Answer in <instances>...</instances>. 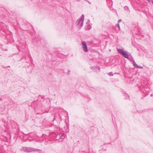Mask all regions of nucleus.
<instances>
[{"instance_id": "obj_1", "label": "nucleus", "mask_w": 153, "mask_h": 153, "mask_svg": "<svg viewBox=\"0 0 153 153\" xmlns=\"http://www.w3.org/2000/svg\"><path fill=\"white\" fill-rule=\"evenodd\" d=\"M117 51L118 52L121 54L125 58L128 59L130 60L133 62V60H134L132 56L130 57V59L128 57V55L124 50L123 49H117Z\"/></svg>"}, {"instance_id": "obj_2", "label": "nucleus", "mask_w": 153, "mask_h": 153, "mask_svg": "<svg viewBox=\"0 0 153 153\" xmlns=\"http://www.w3.org/2000/svg\"><path fill=\"white\" fill-rule=\"evenodd\" d=\"M84 19V15L82 14L80 18L77 20L76 22V26H79V27L80 28L83 25V21Z\"/></svg>"}, {"instance_id": "obj_3", "label": "nucleus", "mask_w": 153, "mask_h": 153, "mask_svg": "<svg viewBox=\"0 0 153 153\" xmlns=\"http://www.w3.org/2000/svg\"><path fill=\"white\" fill-rule=\"evenodd\" d=\"M22 150L27 152H34L36 150L35 149L29 147H23Z\"/></svg>"}, {"instance_id": "obj_4", "label": "nucleus", "mask_w": 153, "mask_h": 153, "mask_svg": "<svg viewBox=\"0 0 153 153\" xmlns=\"http://www.w3.org/2000/svg\"><path fill=\"white\" fill-rule=\"evenodd\" d=\"M64 134H59L58 133H54L53 134V136L56 140H59L61 138L63 139V138L64 136Z\"/></svg>"}, {"instance_id": "obj_5", "label": "nucleus", "mask_w": 153, "mask_h": 153, "mask_svg": "<svg viewBox=\"0 0 153 153\" xmlns=\"http://www.w3.org/2000/svg\"><path fill=\"white\" fill-rule=\"evenodd\" d=\"M40 38L39 37H35L32 40V42L34 45L39 44Z\"/></svg>"}, {"instance_id": "obj_6", "label": "nucleus", "mask_w": 153, "mask_h": 153, "mask_svg": "<svg viewBox=\"0 0 153 153\" xmlns=\"http://www.w3.org/2000/svg\"><path fill=\"white\" fill-rule=\"evenodd\" d=\"M82 47L84 52H87L88 51L86 44L84 42H82Z\"/></svg>"}, {"instance_id": "obj_7", "label": "nucleus", "mask_w": 153, "mask_h": 153, "mask_svg": "<svg viewBox=\"0 0 153 153\" xmlns=\"http://www.w3.org/2000/svg\"><path fill=\"white\" fill-rule=\"evenodd\" d=\"M90 22V20H88V22L86 23V24L87 25V26L85 27L86 30H90L91 28V26L89 24Z\"/></svg>"}, {"instance_id": "obj_8", "label": "nucleus", "mask_w": 153, "mask_h": 153, "mask_svg": "<svg viewBox=\"0 0 153 153\" xmlns=\"http://www.w3.org/2000/svg\"><path fill=\"white\" fill-rule=\"evenodd\" d=\"M46 42V41L45 40L40 39V40L39 42L40 44H39V45L40 46H44L45 45Z\"/></svg>"}, {"instance_id": "obj_9", "label": "nucleus", "mask_w": 153, "mask_h": 153, "mask_svg": "<svg viewBox=\"0 0 153 153\" xmlns=\"http://www.w3.org/2000/svg\"><path fill=\"white\" fill-rule=\"evenodd\" d=\"M90 68L91 69H92L95 71H97V70H100V68L98 66L96 67H90Z\"/></svg>"}, {"instance_id": "obj_10", "label": "nucleus", "mask_w": 153, "mask_h": 153, "mask_svg": "<svg viewBox=\"0 0 153 153\" xmlns=\"http://www.w3.org/2000/svg\"><path fill=\"white\" fill-rule=\"evenodd\" d=\"M123 96L124 97V99H126L128 98H129V97L128 95L125 92H123Z\"/></svg>"}, {"instance_id": "obj_11", "label": "nucleus", "mask_w": 153, "mask_h": 153, "mask_svg": "<svg viewBox=\"0 0 153 153\" xmlns=\"http://www.w3.org/2000/svg\"><path fill=\"white\" fill-rule=\"evenodd\" d=\"M132 64L135 68H137L138 67V65L136 64L134 60H133V62Z\"/></svg>"}, {"instance_id": "obj_12", "label": "nucleus", "mask_w": 153, "mask_h": 153, "mask_svg": "<svg viewBox=\"0 0 153 153\" xmlns=\"http://www.w3.org/2000/svg\"><path fill=\"white\" fill-rule=\"evenodd\" d=\"M35 149L36 150L35 151H34V152L38 151L39 153H42V151L41 150L37 149Z\"/></svg>"}, {"instance_id": "obj_13", "label": "nucleus", "mask_w": 153, "mask_h": 153, "mask_svg": "<svg viewBox=\"0 0 153 153\" xmlns=\"http://www.w3.org/2000/svg\"><path fill=\"white\" fill-rule=\"evenodd\" d=\"M116 26H117V27L118 28L119 30H120V27L119 24L118 23H117L116 24Z\"/></svg>"}, {"instance_id": "obj_14", "label": "nucleus", "mask_w": 153, "mask_h": 153, "mask_svg": "<svg viewBox=\"0 0 153 153\" xmlns=\"http://www.w3.org/2000/svg\"><path fill=\"white\" fill-rule=\"evenodd\" d=\"M124 9H125V10H127L128 9V7L127 6H125L124 7Z\"/></svg>"}, {"instance_id": "obj_15", "label": "nucleus", "mask_w": 153, "mask_h": 153, "mask_svg": "<svg viewBox=\"0 0 153 153\" xmlns=\"http://www.w3.org/2000/svg\"><path fill=\"white\" fill-rule=\"evenodd\" d=\"M93 42H94V41H93L92 40H91V41H89L88 42L91 45L93 43Z\"/></svg>"}, {"instance_id": "obj_16", "label": "nucleus", "mask_w": 153, "mask_h": 153, "mask_svg": "<svg viewBox=\"0 0 153 153\" xmlns=\"http://www.w3.org/2000/svg\"><path fill=\"white\" fill-rule=\"evenodd\" d=\"M137 68L142 69V68H143V67H142V66H140L138 65V67Z\"/></svg>"}, {"instance_id": "obj_17", "label": "nucleus", "mask_w": 153, "mask_h": 153, "mask_svg": "<svg viewBox=\"0 0 153 153\" xmlns=\"http://www.w3.org/2000/svg\"><path fill=\"white\" fill-rule=\"evenodd\" d=\"M71 71L69 70H68V72L67 73L68 75H69L70 74Z\"/></svg>"}, {"instance_id": "obj_18", "label": "nucleus", "mask_w": 153, "mask_h": 153, "mask_svg": "<svg viewBox=\"0 0 153 153\" xmlns=\"http://www.w3.org/2000/svg\"><path fill=\"white\" fill-rule=\"evenodd\" d=\"M121 21H122V19H119L118 20V23H118L119 24L120 22Z\"/></svg>"}, {"instance_id": "obj_19", "label": "nucleus", "mask_w": 153, "mask_h": 153, "mask_svg": "<svg viewBox=\"0 0 153 153\" xmlns=\"http://www.w3.org/2000/svg\"><path fill=\"white\" fill-rule=\"evenodd\" d=\"M112 74V73H111V72H110V73L108 74L110 76H113V74Z\"/></svg>"}, {"instance_id": "obj_20", "label": "nucleus", "mask_w": 153, "mask_h": 153, "mask_svg": "<svg viewBox=\"0 0 153 153\" xmlns=\"http://www.w3.org/2000/svg\"><path fill=\"white\" fill-rule=\"evenodd\" d=\"M25 59V57H22V59H20V61H21V60H22V59Z\"/></svg>"}, {"instance_id": "obj_21", "label": "nucleus", "mask_w": 153, "mask_h": 153, "mask_svg": "<svg viewBox=\"0 0 153 153\" xmlns=\"http://www.w3.org/2000/svg\"><path fill=\"white\" fill-rule=\"evenodd\" d=\"M3 68H6V67H5L4 66H3ZM10 67V66H8L7 67H7Z\"/></svg>"}, {"instance_id": "obj_22", "label": "nucleus", "mask_w": 153, "mask_h": 153, "mask_svg": "<svg viewBox=\"0 0 153 153\" xmlns=\"http://www.w3.org/2000/svg\"><path fill=\"white\" fill-rule=\"evenodd\" d=\"M153 96V94H152L150 95V97H152Z\"/></svg>"}, {"instance_id": "obj_23", "label": "nucleus", "mask_w": 153, "mask_h": 153, "mask_svg": "<svg viewBox=\"0 0 153 153\" xmlns=\"http://www.w3.org/2000/svg\"><path fill=\"white\" fill-rule=\"evenodd\" d=\"M147 1H148L149 2H150V0H147Z\"/></svg>"}]
</instances>
